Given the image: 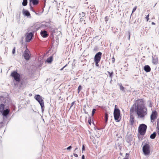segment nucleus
I'll use <instances>...</instances> for the list:
<instances>
[{"label":"nucleus","mask_w":159,"mask_h":159,"mask_svg":"<svg viewBox=\"0 0 159 159\" xmlns=\"http://www.w3.org/2000/svg\"><path fill=\"white\" fill-rule=\"evenodd\" d=\"M5 105L4 104H0V113L3 112L5 108Z\"/></svg>","instance_id":"obj_19"},{"label":"nucleus","mask_w":159,"mask_h":159,"mask_svg":"<svg viewBox=\"0 0 159 159\" xmlns=\"http://www.w3.org/2000/svg\"><path fill=\"white\" fill-rule=\"evenodd\" d=\"M137 8V6H135L133 9L132 12V13H133L136 10Z\"/></svg>","instance_id":"obj_32"},{"label":"nucleus","mask_w":159,"mask_h":159,"mask_svg":"<svg viewBox=\"0 0 159 159\" xmlns=\"http://www.w3.org/2000/svg\"><path fill=\"white\" fill-rule=\"evenodd\" d=\"M136 113L139 117L143 118L147 114V109L145 107L135 109Z\"/></svg>","instance_id":"obj_1"},{"label":"nucleus","mask_w":159,"mask_h":159,"mask_svg":"<svg viewBox=\"0 0 159 159\" xmlns=\"http://www.w3.org/2000/svg\"><path fill=\"white\" fill-rule=\"evenodd\" d=\"M134 106H135V109L145 107L143 99H138L135 101Z\"/></svg>","instance_id":"obj_2"},{"label":"nucleus","mask_w":159,"mask_h":159,"mask_svg":"<svg viewBox=\"0 0 159 159\" xmlns=\"http://www.w3.org/2000/svg\"><path fill=\"white\" fill-rule=\"evenodd\" d=\"M30 2H32L34 5H37L39 3V0H29Z\"/></svg>","instance_id":"obj_17"},{"label":"nucleus","mask_w":159,"mask_h":159,"mask_svg":"<svg viewBox=\"0 0 159 159\" xmlns=\"http://www.w3.org/2000/svg\"><path fill=\"white\" fill-rule=\"evenodd\" d=\"M128 35H129V39L130 38V33L129 32H128Z\"/></svg>","instance_id":"obj_44"},{"label":"nucleus","mask_w":159,"mask_h":159,"mask_svg":"<svg viewBox=\"0 0 159 159\" xmlns=\"http://www.w3.org/2000/svg\"><path fill=\"white\" fill-rule=\"evenodd\" d=\"M116 105L115 106V108L113 114L115 120L116 122H119L120 120V111L118 108H116Z\"/></svg>","instance_id":"obj_3"},{"label":"nucleus","mask_w":159,"mask_h":159,"mask_svg":"<svg viewBox=\"0 0 159 159\" xmlns=\"http://www.w3.org/2000/svg\"><path fill=\"white\" fill-rule=\"evenodd\" d=\"M33 34L32 33H27L26 34L25 38V41L26 42H29L32 39L33 37Z\"/></svg>","instance_id":"obj_10"},{"label":"nucleus","mask_w":159,"mask_h":159,"mask_svg":"<svg viewBox=\"0 0 159 159\" xmlns=\"http://www.w3.org/2000/svg\"><path fill=\"white\" fill-rule=\"evenodd\" d=\"M119 85L120 86V90L122 91H124V90L125 88L123 86H122V84H120Z\"/></svg>","instance_id":"obj_25"},{"label":"nucleus","mask_w":159,"mask_h":159,"mask_svg":"<svg viewBox=\"0 0 159 159\" xmlns=\"http://www.w3.org/2000/svg\"><path fill=\"white\" fill-rule=\"evenodd\" d=\"M109 18L108 16H106L105 17V21L106 22H107L108 21V19H109Z\"/></svg>","instance_id":"obj_36"},{"label":"nucleus","mask_w":159,"mask_h":159,"mask_svg":"<svg viewBox=\"0 0 159 159\" xmlns=\"http://www.w3.org/2000/svg\"><path fill=\"white\" fill-rule=\"evenodd\" d=\"M10 111L9 109H6L5 110H4L3 112H2L1 113H2L3 115L4 116H7L9 113Z\"/></svg>","instance_id":"obj_16"},{"label":"nucleus","mask_w":159,"mask_h":159,"mask_svg":"<svg viewBox=\"0 0 159 159\" xmlns=\"http://www.w3.org/2000/svg\"><path fill=\"white\" fill-rule=\"evenodd\" d=\"M147 125L143 124H142L139 125L138 128V132L139 134L142 136L145 135L147 129Z\"/></svg>","instance_id":"obj_4"},{"label":"nucleus","mask_w":159,"mask_h":159,"mask_svg":"<svg viewBox=\"0 0 159 159\" xmlns=\"http://www.w3.org/2000/svg\"><path fill=\"white\" fill-rule=\"evenodd\" d=\"M53 60V57L52 56H50L47 59V62L48 63H51Z\"/></svg>","instance_id":"obj_20"},{"label":"nucleus","mask_w":159,"mask_h":159,"mask_svg":"<svg viewBox=\"0 0 159 159\" xmlns=\"http://www.w3.org/2000/svg\"><path fill=\"white\" fill-rule=\"evenodd\" d=\"M158 116V113L156 111H153L150 116L151 121L153 122L154 120L157 119Z\"/></svg>","instance_id":"obj_9"},{"label":"nucleus","mask_w":159,"mask_h":159,"mask_svg":"<svg viewBox=\"0 0 159 159\" xmlns=\"http://www.w3.org/2000/svg\"><path fill=\"white\" fill-rule=\"evenodd\" d=\"M111 61L112 63H114L115 62V59L114 56L112 58Z\"/></svg>","instance_id":"obj_34"},{"label":"nucleus","mask_w":159,"mask_h":159,"mask_svg":"<svg viewBox=\"0 0 159 159\" xmlns=\"http://www.w3.org/2000/svg\"><path fill=\"white\" fill-rule=\"evenodd\" d=\"M102 55V53L101 52H99L96 53L94 57V61H100Z\"/></svg>","instance_id":"obj_11"},{"label":"nucleus","mask_w":159,"mask_h":159,"mask_svg":"<svg viewBox=\"0 0 159 159\" xmlns=\"http://www.w3.org/2000/svg\"><path fill=\"white\" fill-rule=\"evenodd\" d=\"M71 148H72V147H71V146H69V147H68L67 148V150L70 149H71Z\"/></svg>","instance_id":"obj_41"},{"label":"nucleus","mask_w":159,"mask_h":159,"mask_svg":"<svg viewBox=\"0 0 159 159\" xmlns=\"http://www.w3.org/2000/svg\"><path fill=\"white\" fill-rule=\"evenodd\" d=\"M44 1L45 2H46V0H44Z\"/></svg>","instance_id":"obj_49"},{"label":"nucleus","mask_w":159,"mask_h":159,"mask_svg":"<svg viewBox=\"0 0 159 159\" xmlns=\"http://www.w3.org/2000/svg\"><path fill=\"white\" fill-rule=\"evenodd\" d=\"M123 159H128L127 158H124Z\"/></svg>","instance_id":"obj_48"},{"label":"nucleus","mask_w":159,"mask_h":159,"mask_svg":"<svg viewBox=\"0 0 159 159\" xmlns=\"http://www.w3.org/2000/svg\"><path fill=\"white\" fill-rule=\"evenodd\" d=\"M94 62L95 63L96 66H99V65H98V63L100 62V61H94Z\"/></svg>","instance_id":"obj_33"},{"label":"nucleus","mask_w":159,"mask_h":159,"mask_svg":"<svg viewBox=\"0 0 159 159\" xmlns=\"http://www.w3.org/2000/svg\"><path fill=\"white\" fill-rule=\"evenodd\" d=\"M25 50L24 51L23 56L25 59L26 60H28L30 58V52L29 50L27 48V47L26 45H25Z\"/></svg>","instance_id":"obj_8"},{"label":"nucleus","mask_w":159,"mask_h":159,"mask_svg":"<svg viewBox=\"0 0 159 159\" xmlns=\"http://www.w3.org/2000/svg\"><path fill=\"white\" fill-rule=\"evenodd\" d=\"M34 98L40 104L42 111H43L44 110V103L43 100L42 99V97L39 95H36L35 96Z\"/></svg>","instance_id":"obj_6"},{"label":"nucleus","mask_w":159,"mask_h":159,"mask_svg":"<svg viewBox=\"0 0 159 159\" xmlns=\"http://www.w3.org/2000/svg\"><path fill=\"white\" fill-rule=\"evenodd\" d=\"M85 150V147L84 145L82 146V151H83Z\"/></svg>","instance_id":"obj_39"},{"label":"nucleus","mask_w":159,"mask_h":159,"mask_svg":"<svg viewBox=\"0 0 159 159\" xmlns=\"http://www.w3.org/2000/svg\"><path fill=\"white\" fill-rule=\"evenodd\" d=\"M142 150L145 155H150V146L148 143H146L143 147Z\"/></svg>","instance_id":"obj_5"},{"label":"nucleus","mask_w":159,"mask_h":159,"mask_svg":"<svg viewBox=\"0 0 159 159\" xmlns=\"http://www.w3.org/2000/svg\"><path fill=\"white\" fill-rule=\"evenodd\" d=\"M85 159V156L84 155H83L82 157V159Z\"/></svg>","instance_id":"obj_42"},{"label":"nucleus","mask_w":159,"mask_h":159,"mask_svg":"<svg viewBox=\"0 0 159 159\" xmlns=\"http://www.w3.org/2000/svg\"><path fill=\"white\" fill-rule=\"evenodd\" d=\"M67 65V64H66V65H65L64 66H63L62 68H61V70H63V69L66 67Z\"/></svg>","instance_id":"obj_37"},{"label":"nucleus","mask_w":159,"mask_h":159,"mask_svg":"<svg viewBox=\"0 0 159 159\" xmlns=\"http://www.w3.org/2000/svg\"><path fill=\"white\" fill-rule=\"evenodd\" d=\"M82 89V86L80 85H79L78 88V93H79L80 91Z\"/></svg>","instance_id":"obj_27"},{"label":"nucleus","mask_w":159,"mask_h":159,"mask_svg":"<svg viewBox=\"0 0 159 159\" xmlns=\"http://www.w3.org/2000/svg\"><path fill=\"white\" fill-rule=\"evenodd\" d=\"M74 156L75 157H78V155L76 153H74Z\"/></svg>","instance_id":"obj_40"},{"label":"nucleus","mask_w":159,"mask_h":159,"mask_svg":"<svg viewBox=\"0 0 159 159\" xmlns=\"http://www.w3.org/2000/svg\"><path fill=\"white\" fill-rule=\"evenodd\" d=\"M88 122L90 125H91L92 121L90 118H89L88 119Z\"/></svg>","instance_id":"obj_30"},{"label":"nucleus","mask_w":159,"mask_h":159,"mask_svg":"<svg viewBox=\"0 0 159 159\" xmlns=\"http://www.w3.org/2000/svg\"><path fill=\"white\" fill-rule=\"evenodd\" d=\"M27 4V0H23L22 4L23 6H26Z\"/></svg>","instance_id":"obj_24"},{"label":"nucleus","mask_w":159,"mask_h":159,"mask_svg":"<svg viewBox=\"0 0 159 159\" xmlns=\"http://www.w3.org/2000/svg\"><path fill=\"white\" fill-rule=\"evenodd\" d=\"M96 111V110L95 109H94L93 110L92 113V115L93 116L94 114L95 113V111Z\"/></svg>","instance_id":"obj_29"},{"label":"nucleus","mask_w":159,"mask_h":159,"mask_svg":"<svg viewBox=\"0 0 159 159\" xmlns=\"http://www.w3.org/2000/svg\"><path fill=\"white\" fill-rule=\"evenodd\" d=\"M107 72L108 73V74L109 75V77L111 78H112V76L113 75V72H110L109 71H107Z\"/></svg>","instance_id":"obj_26"},{"label":"nucleus","mask_w":159,"mask_h":159,"mask_svg":"<svg viewBox=\"0 0 159 159\" xmlns=\"http://www.w3.org/2000/svg\"><path fill=\"white\" fill-rule=\"evenodd\" d=\"M24 14L27 16H29L30 15V12L27 10L25 11L24 12Z\"/></svg>","instance_id":"obj_23"},{"label":"nucleus","mask_w":159,"mask_h":159,"mask_svg":"<svg viewBox=\"0 0 159 159\" xmlns=\"http://www.w3.org/2000/svg\"><path fill=\"white\" fill-rule=\"evenodd\" d=\"M135 111V106H134V104H133V105L131 107L130 110V111H129L130 115H134V112Z\"/></svg>","instance_id":"obj_14"},{"label":"nucleus","mask_w":159,"mask_h":159,"mask_svg":"<svg viewBox=\"0 0 159 159\" xmlns=\"http://www.w3.org/2000/svg\"><path fill=\"white\" fill-rule=\"evenodd\" d=\"M157 132H158V135H159V128L158 129V131Z\"/></svg>","instance_id":"obj_46"},{"label":"nucleus","mask_w":159,"mask_h":159,"mask_svg":"<svg viewBox=\"0 0 159 159\" xmlns=\"http://www.w3.org/2000/svg\"><path fill=\"white\" fill-rule=\"evenodd\" d=\"M149 15L148 14L146 17L145 18L146 19L147 21H148L149 20Z\"/></svg>","instance_id":"obj_31"},{"label":"nucleus","mask_w":159,"mask_h":159,"mask_svg":"<svg viewBox=\"0 0 159 159\" xmlns=\"http://www.w3.org/2000/svg\"><path fill=\"white\" fill-rule=\"evenodd\" d=\"M2 98H3V97L2 96H0V100Z\"/></svg>","instance_id":"obj_47"},{"label":"nucleus","mask_w":159,"mask_h":159,"mask_svg":"<svg viewBox=\"0 0 159 159\" xmlns=\"http://www.w3.org/2000/svg\"><path fill=\"white\" fill-rule=\"evenodd\" d=\"M40 34L41 36L43 38H46L48 36V34H47V31L46 30L41 31L40 32Z\"/></svg>","instance_id":"obj_13"},{"label":"nucleus","mask_w":159,"mask_h":159,"mask_svg":"<svg viewBox=\"0 0 159 159\" xmlns=\"http://www.w3.org/2000/svg\"><path fill=\"white\" fill-rule=\"evenodd\" d=\"M77 149V148H75V150H76Z\"/></svg>","instance_id":"obj_50"},{"label":"nucleus","mask_w":159,"mask_h":159,"mask_svg":"<svg viewBox=\"0 0 159 159\" xmlns=\"http://www.w3.org/2000/svg\"><path fill=\"white\" fill-rule=\"evenodd\" d=\"M144 70L147 72H149L151 71V68L148 65H146L144 66Z\"/></svg>","instance_id":"obj_18"},{"label":"nucleus","mask_w":159,"mask_h":159,"mask_svg":"<svg viewBox=\"0 0 159 159\" xmlns=\"http://www.w3.org/2000/svg\"><path fill=\"white\" fill-rule=\"evenodd\" d=\"M15 48L14 47L12 50V53L13 54L15 53Z\"/></svg>","instance_id":"obj_38"},{"label":"nucleus","mask_w":159,"mask_h":159,"mask_svg":"<svg viewBox=\"0 0 159 159\" xmlns=\"http://www.w3.org/2000/svg\"><path fill=\"white\" fill-rule=\"evenodd\" d=\"M11 76L14 78L16 81L20 82V74L16 71L12 72L11 75Z\"/></svg>","instance_id":"obj_7"},{"label":"nucleus","mask_w":159,"mask_h":159,"mask_svg":"<svg viewBox=\"0 0 159 159\" xmlns=\"http://www.w3.org/2000/svg\"><path fill=\"white\" fill-rule=\"evenodd\" d=\"M82 14L83 15V17L85 15V13L84 12H82Z\"/></svg>","instance_id":"obj_43"},{"label":"nucleus","mask_w":159,"mask_h":159,"mask_svg":"<svg viewBox=\"0 0 159 159\" xmlns=\"http://www.w3.org/2000/svg\"><path fill=\"white\" fill-rule=\"evenodd\" d=\"M75 102H73L71 103V106H70V108H71L74 105H75Z\"/></svg>","instance_id":"obj_35"},{"label":"nucleus","mask_w":159,"mask_h":159,"mask_svg":"<svg viewBox=\"0 0 159 159\" xmlns=\"http://www.w3.org/2000/svg\"><path fill=\"white\" fill-rule=\"evenodd\" d=\"M150 107H152V106H150Z\"/></svg>","instance_id":"obj_51"},{"label":"nucleus","mask_w":159,"mask_h":159,"mask_svg":"<svg viewBox=\"0 0 159 159\" xmlns=\"http://www.w3.org/2000/svg\"><path fill=\"white\" fill-rule=\"evenodd\" d=\"M156 135V132H154L150 135V138L151 139H154L155 138Z\"/></svg>","instance_id":"obj_22"},{"label":"nucleus","mask_w":159,"mask_h":159,"mask_svg":"<svg viewBox=\"0 0 159 159\" xmlns=\"http://www.w3.org/2000/svg\"><path fill=\"white\" fill-rule=\"evenodd\" d=\"M104 117L105 119V122L107 123L108 120V114L106 112L105 113Z\"/></svg>","instance_id":"obj_21"},{"label":"nucleus","mask_w":159,"mask_h":159,"mask_svg":"<svg viewBox=\"0 0 159 159\" xmlns=\"http://www.w3.org/2000/svg\"><path fill=\"white\" fill-rule=\"evenodd\" d=\"M152 25H155V23H154V22H152Z\"/></svg>","instance_id":"obj_45"},{"label":"nucleus","mask_w":159,"mask_h":159,"mask_svg":"<svg viewBox=\"0 0 159 159\" xmlns=\"http://www.w3.org/2000/svg\"><path fill=\"white\" fill-rule=\"evenodd\" d=\"M57 30V29H52V33H56V31Z\"/></svg>","instance_id":"obj_28"},{"label":"nucleus","mask_w":159,"mask_h":159,"mask_svg":"<svg viewBox=\"0 0 159 159\" xmlns=\"http://www.w3.org/2000/svg\"><path fill=\"white\" fill-rule=\"evenodd\" d=\"M129 122L130 125L132 126L134 122V115H130Z\"/></svg>","instance_id":"obj_12"},{"label":"nucleus","mask_w":159,"mask_h":159,"mask_svg":"<svg viewBox=\"0 0 159 159\" xmlns=\"http://www.w3.org/2000/svg\"><path fill=\"white\" fill-rule=\"evenodd\" d=\"M152 62L153 64H157L158 62V58L155 56L152 57Z\"/></svg>","instance_id":"obj_15"}]
</instances>
